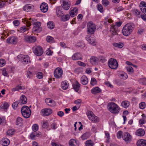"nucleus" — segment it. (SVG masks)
I'll return each mask as SVG.
<instances>
[{
  "label": "nucleus",
  "mask_w": 146,
  "mask_h": 146,
  "mask_svg": "<svg viewBox=\"0 0 146 146\" xmlns=\"http://www.w3.org/2000/svg\"><path fill=\"white\" fill-rule=\"evenodd\" d=\"M62 10L61 7H56V13L58 17H61L64 15V14Z\"/></svg>",
  "instance_id": "b1692460"
},
{
  "label": "nucleus",
  "mask_w": 146,
  "mask_h": 146,
  "mask_svg": "<svg viewBox=\"0 0 146 146\" xmlns=\"http://www.w3.org/2000/svg\"><path fill=\"white\" fill-rule=\"evenodd\" d=\"M129 105V102L127 101H124L121 103V106L124 108H126L128 107Z\"/></svg>",
  "instance_id": "72a5a7b5"
},
{
  "label": "nucleus",
  "mask_w": 146,
  "mask_h": 146,
  "mask_svg": "<svg viewBox=\"0 0 146 146\" xmlns=\"http://www.w3.org/2000/svg\"><path fill=\"white\" fill-rule=\"evenodd\" d=\"M86 39L89 43L93 45H96L94 38L91 36L88 35L85 37Z\"/></svg>",
  "instance_id": "a211bd4d"
},
{
  "label": "nucleus",
  "mask_w": 146,
  "mask_h": 146,
  "mask_svg": "<svg viewBox=\"0 0 146 146\" xmlns=\"http://www.w3.org/2000/svg\"><path fill=\"white\" fill-rule=\"evenodd\" d=\"M22 115L26 118H29L31 114V111L28 106H24L22 107L21 110Z\"/></svg>",
  "instance_id": "7ed1b4c3"
},
{
  "label": "nucleus",
  "mask_w": 146,
  "mask_h": 146,
  "mask_svg": "<svg viewBox=\"0 0 146 146\" xmlns=\"http://www.w3.org/2000/svg\"><path fill=\"white\" fill-rule=\"evenodd\" d=\"M96 28L95 25L92 22H90L88 23L87 25V31L88 34H94Z\"/></svg>",
  "instance_id": "423d86ee"
},
{
  "label": "nucleus",
  "mask_w": 146,
  "mask_h": 146,
  "mask_svg": "<svg viewBox=\"0 0 146 146\" xmlns=\"http://www.w3.org/2000/svg\"><path fill=\"white\" fill-rule=\"evenodd\" d=\"M97 7L98 10L101 13L103 12V9L102 6L100 4H98Z\"/></svg>",
  "instance_id": "8fccbe9b"
},
{
  "label": "nucleus",
  "mask_w": 146,
  "mask_h": 146,
  "mask_svg": "<svg viewBox=\"0 0 146 146\" xmlns=\"http://www.w3.org/2000/svg\"><path fill=\"white\" fill-rule=\"evenodd\" d=\"M80 86V84L77 81H76L75 83H73L72 84L73 88L76 92L78 91Z\"/></svg>",
  "instance_id": "bb28decb"
},
{
  "label": "nucleus",
  "mask_w": 146,
  "mask_h": 146,
  "mask_svg": "<svg viewBox=\"0 0 146 146\" xmlns=\"http://www.w3.org/2000/svg\"><path fill=\"white\" fill-rule=\"evenodd\" d=\"M36 77L38 79H42L43 78V74L41 72H38L36 74Z\"/></svg>",
  "instance_id": "5fc2aeb1"
},
{
  "label": "nucleus",
  "mask_w": 146,
  "mask_h": 146,
  "mask_svg": "<svg viewBox=\"0 0 146 146\" xmlns=\"http://www.w3.org/2000/svg\"><path fill=\"white\" fill-rule=\"evenodd\" d=\"M102 3L104 6H106L109 4V2L108 0H102Z\"/></svg>",
  "instance_id": "4d7b16f0"
},
{
  "label": "nucleus",
  "mask_w": 146,
  "mask_h": 146,
  "mask_svg": "<svg viewBox=\"0 0 146 146\" xmlns=\"http://www.w3.org/2000/svg\"><path fill=\"white\" fill-rule=\"evenodd\" d=\"M62 18H61V21H66L68 20L70 18V15H65V16H62L61 17Z\"/></svg>",
  "instance_id": "37998d69"
},
{
  "label": "nucleus",
  "mask_w": 146,
  "mask_h": 146,
  "mask_svg": "<svg viewBox=\"0 0 146 146\" xmlns=\"http://www.w3.org/2000/svg\"><path fill=\"white\" fill-rule=\"evenodd\" d=\"M69 146H79V142L76 140L71 139L69 141Z\"/></svg>",
  "instance_id": "aec40b11"
},
{
  "label": "nucleus",
  "mask_w": 146,
  "mask_h": 146,
  "mask_svg": "<svg viewBox=\"0 0 146 146\" xmlns=\"http://www.w3.org/2000/svg\"><path fill=\"white\" fill-rule=\"evenodd\" d=\"M48 28L50 29H52L54 27V25L52 22L49 21L47 23Z\"/></svg>",
  "instance_id": "79ce46f5"
},
{
  "label": "nucleus",
  "mask_w": 146,
  "mask_h": 146,
  "mask_svg": "<svg viewBox=\"0 0 146 146\" xmlns=\"http://www.w3.org/2000/svg\"><path fill=\"white\" fill-rule=\"evenodd\" d=\"M72 59L73 60H82L81 54L79 53H76L74 54L72 57Z\"/></svg>",
  "instance_id": "5701e85b"
},
{
  "label": "nucleus",
  "mask_w": 146,
  "mask_h": 146,
  "mask_svg": "<svg viewBox=\"0 0 146 146\" xmlns=\"http://www.w3.org/2000/svg\"><path fill=\"white\" fill-rule=\"evenodd\" d=\"M24 87H22L19 85L16 86L15 87L13 88L11 90L12 92H15L16 91H18L19 90H23L24 89Z\"/></svg>",
  "instance_id": "c9c22d12"
},
{
  "label": "nucleus",
  "mask_w": 146,
  "mask_h": 146,
  "mask_svg": "<svg viewBox=\"0 0 146 146\" xmlns=\"http://www.w3.org/2000/svg\"><path fill=\"white\" fill-rule=\"evenodd\" d=\"M57 115L60 117H62L64 115V112L62 111H58L57 113Z\"/></svg>",
  "instance_id": "774afa93"
},
{
  "label": "nucleus",
  "mask_w": 146,
  "mask_h": 146,
  "mask_svg": "<svg viewBox=\"0 0 146 146\" xmlns=\"http://www.w3.org/2000/svg\"><path fill=\"white\" fill-rule=\"evenodd\" d=\"M145 133V131L143 129L140 128L137 129L135 132V135L138 136H142Z\"/></svg>",
  "instance_id": "393cba45"
},
{
  "label": "nucleus",
  "mask_w": 146,
  "mask_h": 146,
  "mask_svg": "<svg viewBox=\"0 0 146 146\" xmlns=\"http://www.w3.org/2000/svg\"><path fill=\"white\" fill-rule=\"evenodd\" d=\"M24 40L28 42L33 43L36 41V38L34 36H25L24 37Z\"/></svg>",
  "instance_id": "2eb2a0df"
},
{
  "label": "nucleus",
  "mask_w": 146,
  "mask_h": 146,
  "mask_svg": "<svg viewBox=\"0 0 146 146\" xmlns=\"http://www.w3.org/2000/svg\"><path fill=\"white\" fill-rule=\"evenodd\" d=\"M113 45L116 47L119 48H122L124 46L123 44L121 42H119L118 43H114L113 44Z\"/></svg>",
  "instance_id": "58836bf2"
},
{
  "label": "nucleus",
  "mask_w": 146,
  "mask_h": 146,
  "mask_svg": "<svg viewBox=\"0 0 146 146\" xmlns=\"http://www.w3.org/2000/svg\"><path fill=\"white\" fill-rule=\"evenodd\" d=\"M118 75L119 76L121 79L125 80L128 78L127 74L123 71L118 72Z\"/></svg>",
  "instance_id": "412c9836"
},
{
  "label": "nucleus",
  "mask_w": 146,
  "mask_h": 146,
  "mask_svg": "<svg viewBox=\"0 0 146 146\" xmlns=\"http://www.w3.org/2000/svg\"><path fill=\"white\" fill-rule=\"evenodd\" d=\"M71 10L70 12V16L72 17H73L76 16L78 12V9L76 7L73 8L72 9L71 8L70 9Z\"/></svg>",
  "instance_id": "a878e982"
},
{
  "label": "nucleus",
  "mask_w": 146,
  "mask_h": 146,
  "mask_svg": "<svg viewBox=\"0 0 146 146\" xmlns=\"http://www.w3.org/2000/svg\"><path fill=\"white\" fill-rule=\"evenodd\" d=\"M5 2V1L0 0V8H2L4 6Z\"/></svg>",
  "instance_id": "e2e57ef3"
},
{
  "label": "nucleus",
  "mask_w": 146,
  "mask_h": 146,
  "mask_svg": "<svg viewBox=\"0 0 146 146\" xmlns=\"http://www.w3.org/2000/svg\"><path fill=\"white\" fill-rule=\"evenodd\" d=\"M6 41L7 43L15 44L17 43V39L16 37L12 36L8 38Z\"/></svg>",
  "instance_id": "4468645a"
},
{
  "label": "nucleus",
  "mask_w": 146,
  "mask_h": 146,
  "mask_svg": "<svg viewBox=\"0 0 146 146\" xmlns=\"http://www.w3.org/2000/svg\"><path fill=\"white\" fill-rule=\"evenodd\" d=\"M21 103L23 104H25L27 102V98L24 95H22L21 96L20 98Z\"/></svg>",
  "instance_id": "473e14b6"
},
{
  "label": "nucleus",
  "mask_w": 146,
  "mask_h": 146,
  "mask_svg": "<svg viewBox=\"0 0 146 146\" xmlns=\"http://www.w3.org/2000/svg\"><path fill=\"white\" fill-rule=\"evenodd\" d=\"M33 7V6L32 5L27 4L23 7V10L28 12L31 11Z\"/></svg>",
  "instance_id": "7c9ffc66"
},
{
  "label": "nucleus",
  "mask_w": 146,
  "mask_h": 146,
  "mask_svg": "<svg viewBox=\"0 0 146 146\" xmlns=\"http://www.w3.org/2000/svg\"><path fill=\"white\" fill-rule=\"evenodd\" d=\"M90 135L89 132H87L82 135L81 138L83 140H85L88 138Z\"/></svg>",
  "instance_id": "4c0bfd02"
},
{
  "label": "nucleus",
  "mask_w": 146,
  "mask_h": 146,
  "mask_svg": "<svg viewBox=\"0 0 146 146\" xmlns=\"http://www.w3.org/2000/svg\"><path fill=\"white\" fill-rule=\"evenodd\" d=\"M46 40V41L49 43H52L54 42V38L50 36H48L47 37Z\"/></svg>",
  "instance_id": "a18cd8bd"
},
{
  "label": "nucleus",
  "mask_w": 146,
  "mask_h": 146,
  "mask_svg": "<svg viewBox=\"0 0 146 146\" xmlns=\"http://www.w3.org/2000/svg\"><path fill=\"white\" fill-rule=\"evenodd\" d=\"M139 107L140 109H144L145 107V104L144 102H141L139 104Z\"/></svg>",
  "instance_id": "6e6d98bb"
},
{
  "label": "nucleus",
  "mask_w": 146,
  "mask_h": 146,
  "mask_svg": "<svg viewBox=\"0 0 146 146\" xmlns=\"http://www.w3.org/2000/svg\"><path fill=\"white\" fill-rule=\"evenodd\" d=\"M63 71L62 69L59 67L56 68L54 73V76L56 78H59L61 77Z\"/></svg>",
  "instance_id": "f8f14e48"
},
{
  "label": "nucleus",
  "mask_w": 146,
  "mask_h": 146,
  "mask_svg": "<svg viewBox=\"0 0 146 146\" xmlns=\"http://www.w3.org/2000/svg\"><path fill=\"white\" fill-rule=\"evenodd\" d=\"M86 113L90 120L93 122L96 123L99 121V119L98 117L96 116L92 111H89L87 112Z\"/></svg>",
  "instance_id": "39448f33"
},
{
  "label": "nucleus",
  "mask_w": 146,
  "mask_h": 146,
  "mask_svg": "<svg viewBox=\"0 0 146 146\" xmlns=\"http://www.w3.org/2000/svg\"><path fill=\"white\" fill-rule=\"evenodd\" d=\"M129 74H133L134 72V70L132 67L128 66L126 68Z\"/></svg>",
  "instance_id": "c03bdc74"
},
{
  "label": "nucleus",
  "mask_w": 146,
  "mask_h": 146,
  "mask_svg": "<svg viewBox=\"0 0 146 146\" xmlns=\"http://www.w3.org/2000/svg\"><path fill=\"white\" fill-rule=\"evenodd\" d=\"M23 121V119L20 117H18L16 120V124L17 125H18L20 124H21Z\"/></svg>",
  "instance_id": "49530a36"
},
{
  "label": "nucleus",
  "mask_w": 146,
  "mask_h": 146,
  "mask_svg": "<svg viewBox=\"0 0 146 146\" xmlns=\"http://www.w3.org/2000/svg\"><path fill=\"white\" fill-rule=\"evenodd\" d=\"M101 89L98 87H95L91 90V92L94 94H96L98 93L101 92Z\"/></svg>",
  "instance_id": "cd10ccee"
},
{
  "label": "nucleus",
  "mask_w": 146,
  "mask_h": 146,
  "mask_svg": "<svg viewBox=\"0 0 146 146\" xmlns=\"http://www.w3.org/2000/svg\"><path fill=\"white\" fill-rule=\"evenodd\" d=\"M17 58L25 64H26L29 62H30L29 58L27 55L20 54L17 56Z\"/></svg>",
  "instance_id": "1a4fd4ad"
},
{
  "label": "nucleus",
  "mask_w": 146,
  "mask_h": 146,
  "mask_svg": "<svg viewBox=\"0 0 146 146\" xmlns=\"http://www.w3.org/2000/svg\"><path fill=\"white\" fill-rule=\"evenodd\" d=\"M62 88L63 90H66L68 86V85L67 82L64 81L62 82L61 84Z\"/></svg>",
  "instance_id": "f704fd0d"
},
{
  "label": "nucleus",
  "mask_w": 146,
  "mask_h": 146,
  "mask_svg": "<svg viewBox=\"0 0 146 146\" xmlns=\"http://www.w3.org/2000/svg\"><path fill=\"white\" fill-rule=\"evenodd\" d=\"M34 76V74L31 72L28 71L27 72V76L29 79L32 78Z\"/></svg>",
  "instance_id": "09e8293b"
},
{
  "label": "nucleus",
  "mask_w": 146,
  "mask_h": 146,
  "mask_svg": "<svg viewBox=\"0 0 146 146\" xmlns=\"http://www.w3.org/2000/svg\"><path fill=\"white\" fill-rule=\"evenodd\" d=\"M33 52L37 56H41L43 53V51L42 47L39 46H37L33 48Z\"/></svg>",
  "instance_id": "6e6552de"
},
{
  "label": "nucleus",
  "mask_w": 146,
  "mask_h": 146,
  "mask_svg": "<svg viewBox=\"0 0 146 146\" xmlns=\"http://www.w3.org/2000/svg\"><path fill=\"white\" fill-rule=\"evenodd\" d=\"M20 103V102L19 101H16L13 103L12 104V107L14 109H15L17 107L18 104Z\"/></svg>",
  "instance_id": "864d4df0"
},
{
  "label": "nucleus",
  "mask_w": 146,
  "mask_h": 146,
  "mask_svg": "<svg viewBox=\"0 0 146 146\" xmlns=\"http://www.w3.org/2000/svg\"><path fill=\"white\" fill-rule=\"evenodd\" d=\"M57 125L56 123H53L51 124L50 127L52 129H55L57 128Z\"/></svg>",
  "instance_id": "680f3d73"
},
{
  "label": "nucleus",
  "mask_w": 146,
  "mask_h": 146,
  "mask_svg": "<svg viewBox=\"0 0 146 146\" xmlns=\"http://www.w3.org/2000/svg\"><path fill=\"white\" fill-rule=\"evenodd\" d=\"M140 8L142 12L145 14V15H141V18L146 21V2L142 1L139 5Z\"/></svg>",
  "instance_id": "0eeeda50"
},
{
  "label": "nucleus",
  "mask_w": 146,
  "mask_h": 146,
  "mask_svg": "<svg viewBox=\"0 0 146 146\" xmlns=\"http://www.w3.org/2000/svg\"><path fill=\"white\" fill-rule=\"evenodd\" d=\"M42 127L44 129H46L48 127V124L47 121H43L42 122Z\"/></svg>",
  "instance_id": "a19ab883"
},
{
  "label": "nucleus",
  "mask_w": 146,
  "mask_h": 146,
  "mask_svg": "<svg viewBox=\"0 0 146 146\" xmlns=\"http://www.w3.org/2000/svg\"><path fill=\"white\" fill-rule=\"evenodd\" d=\"M45 102L48 106H55V102L49 98H46L45 100Z\"/></svg>",
  "instance_id": "4be33fe9"
},
{
  "label": "nucleus",
  "mask_w": 146,
  "mask_h": 146,
  "mask_svg": "<svg viewBox=\"0 0 146 146\" xmlns=\"http://www.w3.org/2000/svg\"><path fill=\"white\" fill-rule=\"evenodd\" d=\"M40 8L42 12L43 13H45L48 10V5L46 3H43L40 5Z\"/></svg>",
  "instance_id": "6ab92c4d"
},
{
  "label": "nucleus",
  "mask_w": 146,
  "mask_h": 146,
  "mask_svg": "<svg viewBox=\"0 0 146 146\" xmlns=\"http://www.w3.org/2000/svg\"><path fill=\"white\" fill-rule=\"evenodd\" d=\"M140 82L143 85H146V78L140 79Z\"/></svg>",
  "instance_id": "0e129e2a"
},
{
  "label": "nucleus",
  "mask_w": 146,
  "mask_h": 146,
  "mask_svg": "<svg viewBox=\"0 0 146 146\" xmlns=\"http://www.w3.org/2000/svg\"><path fill=\"white\" fill-rule=\"evenodd\" d=\"M108 108L111 113L117 114L119 112L120 109L118 106L113 102H111L108 105Z\"/></svg>",
  "instance_id": "f257e3e1"
},
{
  "label": "nucleus",
  "mask_w": 146,
  "mask_h": 146,
  "mask_svg": "<svg viewBox=\"0 0 146 146\" xmlns=\"http://www.w3.org/2000/svg\"><path fill=\"white\" fill-rule=\"evenodd\" d=\"M10 143L9 140L7 138H5L3 140L2 145L4 146L8 145Z\"/></svg>",
  "instance_id": "e433bc0d"
},
{
  "label": "nucleus",
  "mask_w": 146,
  "mask_h": 146,
  "mask_svg": "<svg viewBox=\"0 0 146 146\" xmlns=\"http://www.w3.org/2000/svg\"><path fill=\"white\" fill-rule=\"evenodd\" d=\"M133 27L132 25L129 23H127L123 27L122 30L123 34L126 36L129 35L132 32Z\"/></svg>",
  "instance_id": "f03ea898"
},
{
  "label": "nucleus",
  "mask_w": 146,
  "mask_h": 146,
  "mask_svg": "<svg viewBox=\"0 0 146 146\" xmlns=\"http://www.w3.org/2000/svg\"><path fill=\"white\" fill-rule=\"evenodd\" d=\"M132 137L128 132H125L124 133L123 137V139L127 143H129L131 140Z\"/></svg>",
  "instance_id": "ddd939ff"
},
{
  "label": "nucleus",
  "mask_w": 146,
  "mask_h": 146,
  "mask_svg": "<svg viewBox=\"0 0 146 146\" xmlns=\"http://www.w3.org/2000/svg\"><path fill=\"white\" fill-rule=\"evenodd\" d=\"M28 29H29L25 27H23L20 28V31L21 33H24Z\"/></svg>",
  "instance_id": "3c124183"
},
{
  "label": "nucleus",
  "mask_w": 146,
  "mask_h": 146,
  "mask_svg": "<svg viewBox=\"0 0 146 146\" xmlns=\"http://www.w3.org/2000/svg\"><path fill=\"white\" fill-rule=\"evenodd\" d=\"M134 13L136 16L140 15V12L137 9H134L133 11Z\"/></svg>",
  "instance_id": "69168bd1"
},
{
  "label": "nucleus",
  "mask_w": 146,
  "mask_h": 146,
  "mask_svg": "<svg viewBox=\"0 0 146 146\" xmlns=\"http://www.w3.org/2000/svg\"><path fill=\"white\" fill-rule=\"evenodd\" d=\"M109 67L112 69H116L118 66V63L117 60L113 58H110L108 61Z\"/></svg>",
  "instance_id": "20e7f679"
},
{
  "label": "nucleus",
  "mask_w": 146,
  "mask_h": 146,
  "mask_svg": "<svg viewBox=\"0 0 146 146\" xmlns=\"http://www.w3.org/2000/svg\"><path fill=\"white\" fill-rule=\"evenodd\" d=\"M34 27L32 29L33 32H39L42 31V28L40 27V23L39 22H36L33 23Z\"/></svg>",
  "instance_id": "9d476101"
},
{
  "label": "nucleus",
  "mask_w": 146,
  "mask_h": 146,
  "mask_svg": "<svg viewBox=\"0 0 146 146\" xmlns=\"http://www.w3.org/2000/svg\"><path fill=\"white\" fill-rule=\"evenodd\" d=\"M97 81L95 78H92L91 81V84L92 85L94 86L96 84Z\"/></svg>",
  "instance_id": "603ef678"
},
{
  "label": "nucleus",
  "mask_w": 146,
  "mask_h": 146,
  "mask_svg": "<svg viewBox=\"0 0 146 146\" xmlns=\"http://www.w3.org/2000/svg\"><path fill=\"white\" fill-rule=\"evenodd\" d=\"M30 137L32 139H36L35 133L32 132L30 135Z\"/></svg>",
  "instance_id": "bf43d9fd"
},
{
  "label": "nucleus",
  "mask_w": 146,
  "mask_h": 146,
  "mask_svg": "<svg viewBox=\"0 0 146 146\" xmlns=\"http://www.w3.org/2000/svg\"><path fill=\"white\" fill-rule=\"evenodd\" d=\"M14 130L13 129L9 130L7 132V134L9 136L13 135L14 133Z\"/></svg>",
  "instance_id": "13d9d810"
},
{
  "label": "nucleus",
  "mask_w": 146,
  "mask_h": 146,
  "mask_svg": "<svg viewBox=\"0 0 146 146\" xmlns=\"http://www.w3.org/2000/svg\"><path fill=\"white\" fill-rule=\"evenodd\" d=\"M38 129V126L36 124H34L32 127V130L34 131H36Z\"/></svg>",
  "instance_id": "de8ad7c7"
},
{
  "label": "nucleus",
  "mask_w": 146,
  "mask_h": 146,
  "mask_svg": "<svg viewBox=\"0 0 146 146\" xmlns=\"http://www.w3.org/2000/svg\"><path fill=\"white\" fill-rule=\"evenodd\" d=\"M136 144L137 146H146V140L143 139L139 140Z\"/></svg>",
  "instance_id": "c85d7f7f"
},
{
  "label": "nucleus",
  "mask_w": 146,
  "mask_h": 146,
  "mask_svg": "<svg viewBox=\"0 0 146 146\" xmlns=\"http://www.w3.org/2000/svg\"><path fill=\"white\" fill-rule=\"evenodd\" d=\"M98 58L95 57H92L90 59V62L91 63L92 65H95L98 61Z\"/></svg>",
  "instance_id": "2f4dec72"
},
{
  "label": "nucleus",
  "mask_w": 146,
  "mask_h": 146,
  "mask_svg": "<svg viewBox=\"0 0 146 146\" xmlns=\"http://www.w3.org/2000/svg\"><path fill=\"white\" fill-rule=\"evenodd\" d=\"M62 6L63 9L68 10L70 7V2L68 0H61Z\"/></svg>",
  "instance_id": "9b49d317"
},
{
  "label": "nucleus",
  "mask_w": 146,
  "mask_h": 146,
  "mask_svg": "<svg viewBox=\"0 0 146 146\" xmlns=\"http://www.w3.org/2000/svg\"><path fill=\"white\" fill-rule=\"evenodd\" d=\"M81 82L83 85H86L88 82L87 77L85 76H82L81 78Z\"/></svg>",
  "instance_id": "c756f323"
},
{
  "label": "nucleus",
  "mask_w": 146,
  "mask_h": 146,
  "mask_svg": "<svg viewBox=\"0 0 146 146\" xmlns=\"http://www.w3.org/2000/svg\"><path fill=\"white\" fill-rule=\"evenodd\" d=\"M52 110L50 109H44L41 110V112L43 115L47 116L49 115L52 113Z\"/></svg>",
  "instance_id": "f3484780"
},
{
  "label": "nucleus",
  "mask_w": 146,
  "mask_h": 146,
  "mask_svg": "<svg viewBox=\"0 0 146 146\" xmlns=\"http://www.w3.org/2000/svg\"><path fill=\"white\" fill-rule=\"evenodd\" d=\"M110 31L113 35H117L119 31L118 27L115 25H111L110 27Z\"/></svg>",
  "instance_id": "dca6fc26"
},
{
  "label": "nucleus",
  "mask_w": 146,
  "mask_h": 146,
  "mask_svg": "<svg viewBox=\"0 0 146 146\" xmlns=\"http://www.w3.org/2000/svg\"><path fill=\"white\" fill-rule=\"evenodd\" d=\"M29 20H31L30 21H29L28 20H26L25 21V23L27 25V26L28 27L30 26L31 25V23L32 22V21L31 20V18L29 19Z\"/></svg>",
  "instance_id": "052dcab7"
},
{
  "label": "nucleus",
  "mask_w": 146,
  "mask_h": 146,
  "mask_svg": "<svg viewBox=\"0 0 146 146\" xmlns=\"http://www.w3.org/2000/svg\"><path fill=\"white\" fill-rule=\"evenodd\" d=\"M85 144L86 146H93L94 145V142L91 140H88L86 141Z\"/></svg>",
  "instance_id": "ea45409f"
},
{
  "label": "nucleus",
  "mask_w": 146,
  "mask_h": 146,
  "mask_svg": "<svg viewBox=\"0 0 146 146\" xmlns=\"http://www.w3.org/2000/svg\"><path fill=\"white\" fill-rule=\"evenodd\" d=\"M13 23L15 26H18L19 25L20 22L19 20H15L13 21Z\"/></svg>",
  "instance_id": "338daca9"
}]
</instances>
